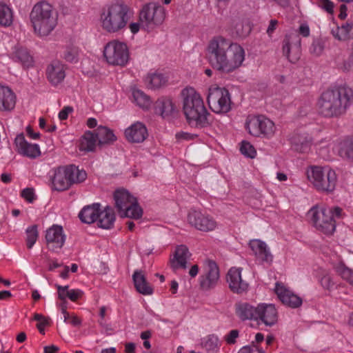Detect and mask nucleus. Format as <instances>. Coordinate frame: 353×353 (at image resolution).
<instances>
[{
  "instance_id": "nucleus-37",
  "label": "nucleus",
  "mask_w": 353,
  "mask_h": 353,
  "mask_svg": "<svg viewBox=\"0 0 353 353\" xmlns=\"http://www.w3.org/2000/svg\"><path fill=\"white\" fill-rule=\"evenodd\" d=\"M14 20L12 9L6 3H0V26L7 28L12 26Z\"/></svg>"
},
{
  "instance_id": "nucleus-43",
  "label": "nucleus",
  "mask_w": 353,
  "mask_h": 353,
  "mask_svg": "<svg viewBox=\"0 0 353 353\" xmlns=\"http://www.w3.org/2000/svg\"><path fill=\"white\" fill-rule=\"evenodd\" d=\"M338 152L343 159L353 160V142L346 141L341 143Z\"/></svg>"
},
{
  "instance_id": "nucleus-34",
  "label": "nucleus",
  "mask_w": 353,
  "mask_h": 353,
  "mask_svg": "<svg viewBox=\"0 0 353 353\" xmlns=\"http://www.w3.org/2000/svg\"><path fill=\"white\" fill-rule=\"evenodd\" d=\"M99 145L108 144L116 141L117 137L112 130L105 126H99L95 131Z\"/></svg>"
},
{
  "instance_id": "nucleus-52",
  "label": "nucleus",
  "mask_w": 353,
  "mask_h": 353,
  "mask_svg": "<svg viewBox=\"0 0 353 353\" xmlns=\"http://www.w3.org/2000/svg\"><path fill=\"white\" fill-rule=\"evenodd\" d=\"M239 336V332L237 330H232L224 336V339L228 344L232 345L236 343Z\"/></svg>"
},
{
  "instance_id": "nucleus-46",
  "label": "nucleus",
  "mask_w": 353,
  "mask_h": 353,
  "mask_svg": "<svg viewBox=\"0 0 353 353\" xmlns=\"http://www.w3.org/2000/svg\"><path fill=\"white\" fill-rule=\"evenodd\" d=\"M63 314V321L66 323H69L73 326H79L81 323V321L74 314H70L65 308H62Z\"/></svg>"
},
{
  "instance_id": "nucleus-28",
  "label": "nucleus",
  "mask_w": 353,
  "mask_h": 353,
  "mask_svg": "<svg viewBox=\"0 0 353 353\" xmlns=\"http://www.w3.org/2000/svg\"><path fill=\"white\" fill-rule=\"evenodd\" d=\"M332 36L339 41H347L353 37V23H344L332 28Z\"/></svg>"
},
{
  "instance_id": "nucleus-58",
  "label": "nucleus",
  "mask_w": 353,
  "mask_h": 353,
  "mask_svg": "<svg viewBox=\"0 0 353 353\" xmlns=\"http://www.w3.org/2000/svg\"><path fill=\"white\" fill-rule=\"evenodd\" d=\"M279 24V21L276 19H271L270 21L268 27L267 28V34L268 36L271 37L274 33V30L276 29L277 26Z\"/></svg>"
},
{
  "instance_id": "nucleus-2",
  "label": "nucleus",
  "mask_w": 353,
  "mask_h": 353,
  "mask_svg": "<svg viewBox=\"0 0 353 353\" xmlns=\"http://www.w3.org/2000/svg\"><path fill=\"white\" fill-rule=\"evenodd\" d=\"M353 99L352 88L340 85L324 91L317 103L318 111L324 117H338L344 114Z\"/></svg>"
},
{
  "instance_id": "nucleus-50",
  "label": "nucleus",
  "mask_w": 353,
  "mask_h": 353,
  "mask_svg": "<svg viewBox=\"0 0 353 353\" xmlns=\"http://www.w3.org/2000/svg\"><path fill=\"white\" fill-rule=\"evenodd\" d=\"M318 6L327 13L332 14L334 12V5L331 0H319Z\"/></svg>"
},
{
  "instance_id": "nucleus-6",
  "label": "nucleus",
  "mask_w": 353,
  "mask_h": 353,
  "mask_svg": "<svg viewBox=\"0 0 353 353\" xmlns=\"http://www.w3.org/2000/svg\"><path fill=\"white\" fill-rule=\"evenodd\" d=\"M307 216L314 226L324 234H331L336 228V221L343 217L342 209L339 207L327 208L314 206L307 212Z\"/></svg>"
},
{
  "instance_id": "nucleus-27",
  "label": "nucleus",
  "mask_w": 353,
  "mask_h": 353,
  "mask_svg": "<svg viewBox=\"0 0 353 353\" xmlns=\"http://www.w3.org/2000/svg\"><path fill=\"white\" fill-rule=\"evenodd\" d=\"M134 287L137 292L143 295H151L153 289L147 282L145 275L141 270H135L132 274Z\"/></svg>"
},
{
  "instance_id": "nucleus-16",
  "label": "nucleus",
  "mask_w": 353,
  "mask_h": 353,
  "mask_svg": "<svg viewBox=\"0 0 353 353\" xmlns=\"http://www.w3.org/2000/svg\"><path fill=\"white\" fill-rule=\"evenodd\" d=\"M283 54L291 63H296L301 54V39L296 34L285 36L283 42Z\"/></svg>"
},
{
  "instance_id": "nucleus-64",
  "label": "nucleus",
  "mask_w": 353,
  "mask_h": 353,
  "mask_svg": "<svg viewBox=\"0 0 353 353\" xmlns=\"http://www.w3.org/2000/svg\"><path fill=\"white\" fill-rule=\"evenodd\" d=\"M57 351H59V347L54 345L44 347V353H55Z\"/></svg>"
},
{
  "instance_id": "nucleus-17",
  "label": "nucleus",
  "mask_w": 353,
  "mask_h": 353,
  "mask_svg": "<svg viewBox=\"0 0 353 353\" xmlns=\"http://www.w3.org/2000/svg\"><path fill=\"white\" fill-rule=\"evenodd\" d=\"M274 291L284 305L291 308H297L302 305V299L283 283H276Z\"/></svg>"
},
{
  "instance_id": "nucleus-24",
  "label": "nucleus",
  "mask_w": 353,
  "mask_h": 353,
  "mask_svg": "<svg viewBox=\"0 0 353 353\" xmlns=\"http://www.w3.org/2000/svg\"><path fill=\"white\" fill-rule=\"evenodd\" d=\"M46 76L52 85H59L65 77V65L59 60L52 61L47 66Z\"/></svg>"
},
{
  "instance_id": "nucleus-39",
  "label": "nucleus",
  "mask_w": 353,
  "mask_h": 353,
  "mask_svg": "<svg viewBox=\"0 0 353 353\" xmlns=\"http://www.w3.org/2000/svg\"><path fill=\"white\" fill-rule=\"evenodd\" d=\"M132 97L136 104L143 110L150 108L152 101L150 97L139 89L132 90Z\"/></svg>"
},
{
  "instance_id": "nucleus-13",
  "label": "nucleus",
  "mask_w": 353,
  "mask_h": 353,
  "mask_svg": "<svg viewBox=\"0 0 353 353\" xmlns=\"http://www.w3.org/2000/svg\"><path fill=\"white\" fill-rule=\"evenodd\" d=\"M106 61L113 65H125L129 59V51L127 45L118 40L108 42L103 50Z\"/></svg>"
},
{
  "instance_id": "nucleus-3",
  "label": "nucleus",
  "mask_w": 353,
  "mask_h": 353,
  "mask_svg": "<svg viewBox=\"0 0 353 353\" xmlns=\"http://www.w3.org/2000/svg\"><path fill=\"white\" fill-rule=\"evenodd\" d=\"M132 14L130 8L122 1L106 4L100 12L101 27L110 34L121 32L125 29Z\"/></svg>"
},
{
  "instance_id": "nucleus-55",
  "label": "nucleus",
  "mask_w": 353,
  "mask_h": 353,
  "mask_svg": "<svg viewBox=\"0 0 353 353\" xmlns=\"http://www.w3.org/2000/svg\"><path fill=\"white\" fill-rule=\"evenodd\" d=\"M21 195L29 203L33 202V201L35 199L34 192L32 188H25L22 190Z\"/></svg>"
},
{
  "instance_id": "nucleus-63",
  "label": "nucleus",
  "mask_w": 353,
  "mask_h": 353,
  "mask_svg": "<svg viewBox=\"0 0 353 353\" xmlns=\"http://www.w3.org/2000/svg\"><path fill=\"white\" fill-rule=\"evenodd\" d=\"M199 266L197 265H192L189 270V275L192 278H194L199 273Z\"/></svg>"
},
{
  "instance_id": "nucleus-8",
  "label": "nucleus",
  "mask_w": 353,
  "mask_h": 353,
  "mask_svg": "<svg viewBox=\"0 0 353 353\" xmlns=\"http://www.w3.org/2000/svg\"><path fill=\"white\" fill-rule=\"evenodd\" d=\"M87 178V173L79 170L74 165L60 166L54 170L52 185L54 190L64 191L69 189L73 184L83 182Z\"/></svg>"
},
{
  "instance_id": "nucleus-42",
  "label": "nucleus",
  "mask_w": 353,
  "mask_h": 353,
  "mask_svg": "<svg viewBox=\"0 0 353 353\" xmlns=\"http://www.w3.org/2000/svg\"><path fill=\"white\" fill-rule=\"evenodd\" d=\"M335 270L343 279L353 285V270L347 267L344 263H339L335 266Z\"/></svg>"
},
{
  "instance_id": "nucleus-33",
  "label": "nucleus",
  "mask_w": 353,
  "mask_h": 353,
  "mask_svg": "<svg viewBox=\"0 0 353 353\" xmlns=\"http://www.w3.org/2000/svg\"><path fill=\"white\" fill-rule=\"evenodd\" d=\"M174 110V104L170 99H159L154 105V110L157 114L165 117L171 114Z\"/></svg>"
},
{
  "instance_id": "nucleus-15",
  "label": "nucleus",
  "mask_w": 353,
  "mask_h": 353,
  "mask_svg": "<svg viewBox=\"0 0 353 353\" xmlns=\"http://www.w3.org/2000/svg\"><path fill=\"white\" fill-rule=\"evenodd\" d=\"M188 221L195 229L205 232L213 231L218 226L212 216L194 210L188 212Z\"/></svg>"
},
{
  "instance_id": "nucleus-54",
  "label": "nucleus",
  "mask_w": 353,
  "mask_h": 353,
  "mask_svg": "<svg viewBox=\"0 0 353 353\" xmlns=\"http://www.w3.org/2000/svg\"><path fill=\"white\" fill-rule=\"evenodd\" d=\"M34 319L39 322V323L37 325V327L39 332L41 333H43L44 327L48 323L46 318L40 314H35L34 316Z\"/></svg>"
},
{
  "instance_id": "nucleus-40",
  "label": "nucleus",
  "mask_w": 353,
  "mask_h": 353,
  "mask_svg": "<svg viewBox=\"0 0 353 353\" xmlns=\"http://www.w3.org/2000/svg\"><path fill=\"white\" fill-rule=\"evenodd\" d=\"M145 83L150 88L155 89L165 85L166 79L161 73H152L146 77Z\"/></svg>"
},
{
  "instance_id": "nucleus-36",
  "label": "nucleus",
  "mask_w": 353,
  "mask_h": 353,
  "mask_svg": "<svg viewBox=\"0 0 353 353\" xmlns=\"http://www.w3.org/2000/svg\"><path fill=\"white\" fill-rule=\"evenodd\" d=\"M97 144L98 140L95 133L88 131L85 132L81 139L80 150L91 152L95 149Z\"/></svg>"
},
{
  "instance_id": "nucleus-30",
  "label": "nucleus",
  "mask_w": 353,
  "mask_h": 353,
  "mask_svg": "<svg viewBox=\"0 0 353 353\" xmlns=\"http://www.w3.org/2000/svg\"><path fill=\"white\" fill-rule=\"evenodd\" d=\"M99 211L100 205L94 203L92 205L84 207L79 212V216L82 222L90 224L97 221Z\"/></svg>"
},
{
  "instance_id": "nucleus-60",
  "label": "nucleus",
  "mask_w": 353,
  "mask_h": 353,
  "mask_svg": "<svg viewBox=\"0 0 353 353\" xmlns=\"http://www.w3.org/2000/svg\"><path fill=\"white\" fill-rule=\"evenodd\" d=\"M141 22L140 23L139 22H132L129 24L128 28H129L130 32L133 34H135L139 31L140 28H141Z\"/></svg>"
},
{
  "instance_id": "nucleus-48",
  "label": "nucleus",
  "mask_w": 353,
  "mask_h": 353,
  "mask_svg": "<svg viewBox=\"0 0 353 353\" xmlns=\"http://www.w3.org/2000/svg\"><path fill=\"white\" fill-rule=\"evenodd\" d=\"M321 286L326 290L332 289L334 285V282L331 276L328 274H324L319 280Z\"/></svg>"
},
{
  "instance_id": "nucleus-53",
  "label": "nucleus",
  "mask_w": 353,
  "mask_h": 353,
  "mask_svg": "<svg viewBox=\"0 0 353 353\" xmlns=\"http://www.w3.org/2000/svg\"><path fill=\"white\" fill-rule=\"evenodd\" d=\"M196 135L194 134H190L185 132H179L176 133L175 138L179 142H182L184 141H190L192 140Z\"/></svg>"
},
{
  "instance_id": "nucleus-62",
  "label": "nucleus",
  "mask_w": 353,
  "mask_h": 353,
  "mask_svg": "<svg viewBox=\"0 0 353 353\" xmlns=\"http://www.w3.org/2000/svg\"><path fill=\"white\" fill-rule=\"evenodd\" d=\"M26 132L28 134V136L32 139H37L39 137V133L34 132L32 129L29 126L27 127L26 128Z\"/></svg>"
},
{
  "instance_id": "nucleus-31",
  "label": "nucleus",
  "mask_w": 353,
  "mask_h": 353,
  "mask_svg": "<svg viewBox=\"0 0 353 353\" xmlns=\"http://www.w3.org/2000/svg\"><path fill=\"white\" fill-rule=\"evenodd\" d=\"M115 215L112 208L107 206L99 211L97 221L99 227L103 229H110L114 224Z\"/></svg>"
},
{
  "instance_id": "nucleus-1",
  "label": "nucleus",
  "mask_w": 353,
  "mask_h": 353,
  "mask_svg": "<svg viewBox=\"0 0 353 353\" xmlns=\"http://www.w3.org/2000/svg\"><path fill=\"white\" fill-rule=\"evenodd\" d=\"M207 54L210 65L223 73L239 69L245 59V51L240 44L221 36L210 41Z\"/></svg>"
},
{
  "instance_id": "nucleus-19",
  "label": "nucleus",
  "mask_w": 353,
  "mask_h": 353,
  "mask_svg": "<svg viewBox=\"0 0 353 353\" xmlns=\"http://www.w3.org/2000/svg\"><path fill=\"white\" fill-rule=\"evenodd\" d=\"M242 268H231L226 276L227 282L229 288L234 293L242 294L248 291L249 284L247 281L242 279Z\"/></svg>"
},
{
  "instance_id": "nucleus-45",
  "label": "nucleus",
  "mask_w": 353,
  "mask_h": 353,
  "mask_svg": "<svg viewBox=\"0 0 353 353\" xmlns=\"http://www.w3.org/2000/svg\"><path fill=\"white\" fill-rule=\"evenodd\" d=\"M240 150L244 156L249 158H254L256 154L254 146L248 141H242Z\"/></svg>"
},
{
  "instance_id": "nucleus-21",
  "label": "nucleus",
  "mask_w": 353,
  "mask_h": 353,
  "mask_svg": "<svg viewBox=\"0 0 353 353\" xmlns=\"http://www.w3.org/2000/svg\"><path fill=\"white\" fill-rule=\"evenodd\" d=\"M250 247L259 263L267 265H270L272 263L273 255L265 242L254 239L250 242Z\"/></svg>"
},
{
  "instance_id": "nucleus-12",
  "label": "nucleus",
  "mask_w": 353,
  "mask_h": 353,
  "mask_svg": "<svg viewBox=\"0 0 353 353\" xmlns=\"http://www.w3.org/2000/svg\"><path fill=\"white\" fill-rule=\"evenodd\" d=\"M207 101L210 109L217 114L226 113L231 108L228 90L215 84L209 87Z\"/></svg>"
},
{
  "instance_id": "nucleus-49",
  "label": "nucleus",
  "mask_w": 353,
  "mask_h": 353,
  "mask_svg": "<svg viewBox=\"0 0 353 353\" xmlns=\"http://www.w3.org/2000/svg\"><path fill=\"white\" fill-rule=\"evenodd\" d=\"M238 353H265L264 350L259 346L252 344L241 347Z\"/></svg>"
},
{
  "instance_id": "nucleus-44",
  "label": "nucleus",
  "mask_w": 353,
  "mask_h": 353,
  "mask_svg": "<svg viewBox=\"0 0 353 353\" xmlns=\"http://www.w3.org/2000/svg\"><path fill=\"white\" fill-rule=\"evenodd\" d=\"M26 234L27 247L29 249H30L34 245L38 238V232L37 227L35 225H32L31 227L28 228L26 230Z\"/></svg>"
},
{
  "instance_id": "nucleus-7",
  "label": "nucleus",
  "mask_w": 353,
  "mask_h": 353,
  "mask_svg": "<svg viewBox=\"0 0 353 353\" xmlns=\"http://www.w3.org/2000/svg\"><path fill=\"white\" fill-rule=\"evenodd\" d=\"M306 176L308 181L319 192L331 193L335 190L337 175L328 166H310L306 170Z\"/></svg>"
},
{
  "instance_id": "nucleus-57",
  "label": "nucleus",
  "mask_w": 353,
  "mask_h": 353,
  "mask_svg": "<svg viewBox=\"0 0 353 353\" xmlns=\"http://www.w3.org/2000/svg\"><path fill=\"white\" fill-rule=\"evenodd\" d=\"M323 46L319 41H314L310 47L311 53L315 55H320L323 52Z\"/></svg>"
},
{
  "instance_id": "nucleus-14",
  "label": "nucleus",
  "mask_w": 353,
  "mask_h": 353,
  "mask_svg": "<svg viewBox=\"0 0 353 353\" xmlns=\"http://www.w3.org/2000/svg\"><path fill=\"white\" fill-rule=\"evenodd\" d=\"M205 265L204 272L199 276V283L202 290L210 291L218 285L220 272L216 263L212 260H206Z\"/></svg>"
},
{
  "instance_id": "nucleus-47",
  "label": "nucleus",
  "mask_w": 353,
  "mask_h": 353,
  "mask_svg": "<svg viewBox=\"0 0 353 353\" xmlns=\"http://www.w3.org/2000/svg\"><path fill=\"white\" fill-rule=\"evenodd\" d=\"M293 143H301V144L299 145V144L296 145V150L301 152H307L310 149V141L306 139H303L301 141V139L294 138L292 139Z\"/></svg>"
},
{
  "instance_id": "nucleus-32",
  "label": "nucleus",
  "mask_w": 353,
  "mask_h": 353,
  "mask_svg": "<svg viewBox=\"0 0 353 353\" xmlns=\"http://www.w3.org/2000/svg\"><path fill=\"white\" fill-rule=\"evenodd\" d=\"M201 345L208 353H218L221 342L218 336L212 334L201 339Z\"/></svg>"
},
{
  "instance_id": "nucleus-56",
  "label": "nucleus",
  "mask_w": 353,
  "mask_h": 353,
  "mask_svg": "<svg viewBox=\"0 0 353 353\" xmlns=\"http://www.w3.org/2000/svg\"><path fill=\"white\" fill-rule=\"evenodd\" d=\"M73 112V108L70 105L64 106L59 112L58 117L60 120H65L68 115Z\"/></svg>"
},
{
  "instance_id": "nucleus-35",
  "label": "nucleus",
  "mask_w": 353,
  "mask_h": 353,
  "mask_svg": "<svg viewBox=\"0 0 353 353\" xmlns=\"http://www.w3.org/2000/svg\"><path fill=\"white\" fill-rule=\"evenodd\" d=\"M58 290V296L61 300H65L68 298L72 301H75L81 297L83 292L79 289H71L69 290L68 286H61L57 285Z\"/></svg>"
},
{
  "instance_id": "nucleus-22",
  "label": "nucleus",
  "mask_w": 353,
  "mask_h": 353,
  "mask_svg": "<svg viewBox=\"0 0 353 353\" xmlns=\"http://www.w3.org/2000/svg\"><path fill=\"white\" fill-rule=\"evenodd\" d=\"M14 143L17 152L23 156L30 159H36L41 155V150L38 144L28 143L21 134L16 137Z\"/></svg>"
},
{
  "instance_id": "nucleus-59",
  "label": "nucleus",
  "mask_w": 353,
  "mask_h": 353,
  "mask_svg": "<svg viewBox=\"0 0 353 353\" xmlns=\"http://www.w3.org/2000/svg\"><path fill=\"white\" fill-rule=\"evenodd\" d=\"M299 32L305 37H308L310 32L309 26L305 23L301 24L299 28Z\"/></svg>"
},
{
  "instance_id": "nucleus-10",
  "label": "nucleus",
  "mask_w": 353,
  "mask_h": 353,
  "mask_svg": "<svg viewBox=\"0 0 353 353\" xmlns=\"http://www.w3.org/2000/svg\"><path fill=\"white\" fill-rule=\"evenodd\" d=\"M167 16V10L157 2L145 4L139 12V21L148 30L161 26Z\"/></svg>"
},
{
  "instance_id": "nucleus-18",
  "label": "nucleus",
  "mask_w": 353,
  "mask_h": 353,
  "mask_svg": "<svg viewBox=\"0 0 353 353\" xmlns=\"http://www.w3.org/2000/svg\"><path fill=\"white\" fill-rule=\"evenodd\" d=\"M66 236L63 228L57 225H53L46 230V240L49 250L57 252L65 243Z\"/></svg>"
},
{
  "instance_id": "nucleus-41",
  "label": "nucleus",
  "mask_w": 353,
  "mask_h": 353,
  "mask_svg": "<svg viewBox=\"0 0 353 353\" xmlns=\"http://www.w3.org/2000/svg\"><path fill=\"white\" fill-rule=\"evenodd\" d=\"M79 50L74 46H66L62 52L61 57L68 62L75 63L79 61Z\"/></svg>"
},
{
  "instance_id": "nucleus-4",
  "label": "nucleus",
  "mask_w": 353,
  "mask_h": 353,
  "mask_svg": "<svg viewBox=\"0 0 353 353\" xmlns=\"http://www.w3.org/2000/svg\"><path fill=\"white\" fill-rule=\"evenodd\" d=\"M183 110L189 125L196 128H203L209 125L207 110L201 94L192 87L182 90Z\"/></svg>"
},
{
  "instance_id": "nucleus-29",
  "label": "nucleus",
  "mask_w": 353,
  "mask_h": 353,
  "mask_svg": "<svg viewBox=\"0 0 353 353\" xmlns=\"http://www.w3.org/2000/svg\"><path fill=\"white\" fill-rule=\"evenodd\" d=\"M236 312L242 320H256L257 306L254 307L247 303H240L236 305Z\"/></svg>"
},
{
  "instance_id": "nucleus-5",
  "label": "nucleus",
  "mask_w": 353,
  "mask_h": 353,
  "mask_svg": "<svg viewBox=\"0 0 353 353\" xmlns=\"http://www.w3.org/2000/svg\"><path fill=\"white\" fill-rule=\"evenodd\" d=\"M57 19V12L52 6L46 1L37 3L30 14L34 31L40 37L48 36L55 28Z\"/></svg>"
},
{
  "instance_id": "nucleus-20",
  "label": "nucleus",
  "mask_w": 353,
  "mask_h": 353,
  "mask_svg": "<svg viewBox=\"0 0 353 353\" xmlns=\"http://www.w3.org/2000/svg\"><path fill=\"white\" fill-rule=\"evenodd\" d=\"M265 325L272 327L278 321V312L272 303H260L257 305L256 320Z\"/></svg>"
},
{
  "instance_id": "nucleus-38",
  "label": "nucleus",
  "mask_w": 353,
  "mask_h": 353,
  "mask_svg": "<svg viewBox=\"0 0 353 353\" xmlns=\"http://www.w3.org/2000/svg\"><path fill=\"white\" fill-rule=\"evenodd\" d=\"M12 59L14 61L21 63L23 66L26 68L32 64V57L26 48H16L12 54Z\"/></svg>"
},
{
  "instance_id": "nucleus-25",
  "label": "nucleus",
  "mask_w": 353,
  "mask_h": 353,
  "mask_svg": "<svg viewBox=\"0 0 353 353\" xmlns=\"http://www.w3.org/2000/svg\"><path fill=\"white\" fill-rule=\"evenodd\" d=\"M148 136L145 125L139 121L132 123L125 130L126 139L132 143H142Z\"/></svg>"
},
{
  "instance_id": "nucleus-23",
  "label": "nucleus",
  "mask_w": 353,
  "mask_h": 353,
  "mask_svg": "<svg viewBox=\"0 0 353 353\" xmlns=\"http://www.w3.org/2000/svg\"><path fill=\"white\" fill-rule=\"evenodd\" d=\"M191 257V253L189 252L187 246L184 245H178L172 256L170 257V264L174 271L179 269H186L188 261Z\"/></svg>"
},
{
  "instance_id": "nucleus-51",
  "label": "nucleus",
  "mask_w": 353,
  "mask_h": 353,
  "mask_svg": "<svg viewBox=\"0 0 353 353\" xmlns=\"http://www.w3.org/2000/svg\"><path fill=\"white\" fill-rule=\"evenodd\" d=\"M353 68V42L351 43L349 58L343 63L341 68L344 71H349Z\"/></svg>"
},
{
  "instance_id": "nucleus-11",
  "label": "nucleus",
  "mask_w": 353,
  "mask_h": 353,
  "mask_svg": "<svg viewBox=\"0 0 353 353\" xmlns=\"http://www.w3.org/2000/svg\"><path fill=\"white\" fill-rule=\"evenodd\" d=\"M245 127L250 134L256 137L270 139L276 131L274 123L263 115L249 116Z\"/></svg>"
},
{
  "instance_id": "nucleus-26",
  "label": "nucleus",
  "mask_w": 353,
  "mask_h": 353,
  "mask_svg": "<svg viewBox=\"0 0 353 353\" xmlns=\"http://www.w3.org/2000/svg\"><path fill=\"white\" fill-rule=\"evenodd\" d=\"M16 103V95L8 86L0 84V111H10Z\"/></svg>"
},
{
  "instance_id": "nucleus-61",
  "label": "nucleus",
  "mask_w": 353,
  "mask_h": 353,
  "mask_svg": "<svg viewBox=\"0 0 353 353\" xmlns=\"http://www.w3.org/2000/svg\"><path fill=\"white\" fill-rule=\"evenodd\" d=\"M125 352L126 353H136V345L134 343H127L125 345Z\"/></svg>"
},
{
  "instance_id": "nucleus-9",
  "label": "nucleus",
  "mask_w": 353,
  "mask_h": 353,
  "mask_svg": "<svg viewBox=\"0 0 353 353\" xmlns=\"http://www.w3.org/2000/svg\"><path fill=\"white\" fill-rule=\"evenodd\" d=\"M115 206L121 217L139 219L143 215V210L137 199L128 190H117L114 193Z\"/></svg>"
}]
</instances>
